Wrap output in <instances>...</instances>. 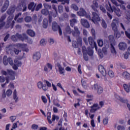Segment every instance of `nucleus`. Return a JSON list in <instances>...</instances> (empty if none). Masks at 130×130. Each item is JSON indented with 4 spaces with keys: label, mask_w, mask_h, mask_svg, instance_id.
Segmentation results:
<instances>
[{
    "label": "nucleus",
    "mask_w": 130,
    "mask_h": 130,
    "mask_svg": "<svg viewBox=\"0 0 130 130\" xmlns=\"http://www.w3.org/2000/svg\"><path fill=\"white\" fill-rule=\"evenodd\" d=\"M74 30L75 31H74V30L71 29L70 25H68L65 29L63 30V33L65 36H67V35H68L69 34H72L73 36L77 37L78 43L76 41L73 42L72 46L73 47H74V48H77V47H79V46H81V45H82V38L79 37L81 32H80V30H79L78 27L75 26Z\"/></svg>",
    "instance_id": "nucleus-1"
},
{
    "label": "nucleus",
    "mask_w": 130,
    "mask_h": 130,
    "mask_svg": "<svg viewBox=\"0 0 130 130\" xmlns=\"http://www.w3.org/2000/svg\"><path fill=\"white\" fill-rule=\"evenodd\" d=\"M2 74L4 76H7L6 79L3 76H0V82L1 83H6L2 85V87L4 88L6 86V84H9L10 80H14L16 77V72L13 71L12 69H7V71L3 70Z\"/></svg>",
    "instance_id": "nucleus-2"
},
{
    "label": "nucleus",
    "mask_w": 130,
    "mask_h": 130,
    "mask_svg": "<svg viewBox=\"0 0 130 130\" xmlns=\"http://www.w3.org/2000/svg\"><path fill=\"white\" fill-rule=\"evenodd\" d=\"M88 41L90 46H91V48H88V49L87 50L86 47L83 46L82 47L83 58L85 60H88V59H89V58H88V56H87V54H88V55H89L90 56H92V55H93L94 51H93L92 48H95V50L96 51H98V50H97V45L96 44V42H94V40H93V38L91 37H89L88 38Z\"/></svg>",
    "instance_id": "nucleus-3"
},
{
    "label": "nucleus",
    "mask_w": 130,
    "mask_h": 130,
    "mask_svg": "<svg viewBox=\"0 0 130 130\" xmlns=\"http://www.w3.org/2000/svg\"><path fill=\"white\" fill-rule=\"evenodd\" d=\"M77 14L78 16H80V17H84V16H85V17H86L87 19H89V20H91L92 22H93L94 24H97L98 22H99V21H100V17H99V16L96 13H92L93 16L92 18L91 19L90 15L87 14L86 11L83 8H80V11L77 12Z\"/></svg>",
    "instance_id": "nucleus-4"
},
{
    "label": "nucleus",
    "mask_w": 130,
    "mask_h": 130,
    "mask_svg": "<svg viewBox=\"0 0 130 130\" xmlns=\"http://www.w3.org/2000/svg\"><path fill=\"white\" fill-rule=\"evenodd\" d=\"M105 6L106 9L108 12H110V13H113V12H114L118 17H120V16H121L120 9L116 8L114 6L111 7V4H110V3H109L108 0H106Z\"/></svg>",
    "instance_id": "nucleus-5"
},
{
    "label": "nucleus",
    "mask_w": 130,
    "mask_h": 130,
    "mask_svg": "<svg viewBox=\"0 0 130 130\" xmlns=\"http://www.w3.org/2000/svg\"><path fill=\"white\" fill-rule=\"evenodd\" d=\"M112 30H113L114 32L115 36L117 38H119L120 37V33L119 32L118 30L117 29V26H118V22H117V20L113 19V21L111 24Z\"/></svg>",
    "instance_id": "nucleus-6"
},
{
    "label": "nucleus",
    "mask_w": 130,
    "mask_h": 130,
    "mask_svg": "<svg viewBox=\"0 0 130 130\" xmlns=\"http://www.w3.org/2000/svg\"><path fill=\"white\" fill-rule=\"evenodd\" d=\"M28 37L25 34L22 35L17 34L16 36H12L11 37V40H12L13 41H18V39L21 40L22 41H24V40H26V39Z\"/></svg>",
    "instance_id": "nucleus-7"
},
{
    "label": "nucleus",
    "mask_w": 130,
    "mask_h": 130,
    "mask_svg": "<svg viewBox=\"0 0 130 130\" xmlns=\"http://www.w3.org/2000/svg\"><path fill=\"white\" fill-rule=\"evenodd\" d=\"M15 47L18 48L19 49H21L23 51H26L28 52L29 51V49L28 48V45L26 44H20L18 43L15 45Z\"/></svg>",
    "instance_id": "nucleus-8"
},
{
    "label": "nucleus",
    "mask_w": 130,
    "mask_h": 130,
    "mask_svg": "<svg viewBox=\"0 0 130 130\" xmlns=\"http://www.w3.org/2000/svg\"><path fill=\"white\" fill-rule=\"evenodd\" d=\"M3 63L5 66H8V64L9 63L10 66H13L14 62H13V59L12 58L9 57L8 58L7 56H4L3 58Z\"/></svg>",
    "instance_id": "nucleus-9"
},
{
    "label": "nucleus",
    "mask_w": 130,
    "mask_h": 130,
    "mask_svg": "<svg viewBox=\"0 0 130 130\" xmlns=\"http://www.w3.org/2000/svg\"><path fill=\"white\" fill-rule=\"evenodd\" d=\"M52 30L54 31H57L58 30L59 35H62V31L60 27L57 25V23L55 22H53L52 23Z\"/></svg>",
    "instance_id": "nucleus-10"
},
{
    "label": "nucleus",
    "mask_w": 130,
    "mask_h": 130,
    "mask_svg": "<svg viewBox=\"0 0 130 130\" xmlns=\"http://www.w3.org/2000/svg\"><path fill=\"white\" fill-rule=\"evenodd\" d=\"M12 20L13 16H10L9 17H8L6 28H9V27H10L11 29H12L15 24V21L14 20L12 21Z\"/></svg>",
    "instance_id": "nucleus-11"
},
{
    "label": "nucleus",
    "mask_w": 130,
    "mask_h": 130,
    "mask_svg": "<svg viewBox=\"0 0 130 130\" xmlns=\"http://www.w3.org/2000/svg\"><path fill=\"white\" fill-rule=\"evenodd\" d=\"M37 86L38 89H42L43 91H47L48 89V88L47 87L46 85H44V84H43V82H42V81L38 82L37 84Z\"/></svg>",
    "instance_id": "nucleus-12"
},
{
    "label": "nucleus",
    "mask_w": 130,
    "mask_h": 130,
    "mask_svg": "<svg viewBox=\"0 0 130 130\" xmlns=\"http://www.w3.org/2000/svg\"><path fill=\"white\" fill-rule=\"evenodd\" d=\"M94 90H96L98 94L100 95V94H102L103 93V88L101 86H98V84H95L93 85Z\"/></svg>",
    "instance_id": "nucleus-13"
},
{
    "label": "nucleus",
    "mask_w": 130,
    "mask_h": 130,
    "mask_svg": "<svg viewBox=\"0 0 130 130\" xmlns=\"http://www.w3.org/2000/svg\"><path fill=\"white\" fill-rule=\"evenodd\" d=\"M80 23L85 28H90V23H89V22L86 19H81Z\"/></svg>",
    "instance_id": "nucleus-14"
},
{
    "label": "nucleus",
    "mask_w": 130,
    "mask_h": 130,
    "mask_svg": "<svg viewBox=\"0 0 130 130\" xmlns=\"http://www.w3.org/2000/svg\"><path fill=\"white\" fill-rule=\"evenodd\" d=\"M119 49L120 50H122L123 51H124L127 48V45H126V43L125 42H121L118 45Z\"/></svg>",
    "instance_id": "nucleus-15"
},
{
    "label": "nucleus",
    "mask_w": 130,
    "mask_h": 130,
    "mask_svg": "<svg viewBox=\"0 0 130 130\" xmlns=\"http://www.w3.org/2000/svg\"><path fill=\"white\" fill-rule=\"evenodd\" d=\"M90 108H91V109L90 111L92 113H94V112L98 110V109H100V106H99V105H98V104H93V105L90 107Z\"/></svg>",
    "instance_id": "nucleus-16"
},
{
    "label": "nucleus",
    "mask_w": 130,
    "mask_h": 130,
    "mask_svg": "<svg viewBox=\"0 0 130 130\" xmlns=\"http://www.w3.org/2000/svg\"><path fill=\"white\" fill-rule=\"evenodd\" d=\"M99 71L100 73H101V74L104 76V77L106 76V70H105L104 67H103L102 65H100L99 66Z\"/></svg>",
    "instance_id": "nucleus-17"
},
{
    "label": "nucleus",
    "mask_w": 130,
    "mask_h": 130,
    "mask_svg": "<svg viewBox=\"0 0 130 130\" xmlns=\"http://www.w3.org/2000/svg\"><path fill=\"white\" fill-rule=\"evenodd\" d=\"M40 57H41V54H40V52H36L33 55V60L35 61H37L40 59Z\"/></svg>",
    "instance_id": "nucleus-18"
},
{
    "label": "nucleus",
    "mask_w": 130,
    "mask_h": 130,
    "mask_svg": "<svg viewBox=\"0 0 130 130\" xmlns=\"http://www.w3.org/2000/svg\"><path fill=\"white\" fill-rule=\"evenodd\" d=\"M57 67L58 68L60 75H63V76H64V68H62V67H61V65H60V64H59V63H57Z\"/></svg>",
    "instance_id": "nucleus-19"
},
{
    "label": "nucleus",
    "mask_w": 130,
    "mask_h": 130,
    "mask_svg": "<svg viewBox=\"0 0 130 130\" xmlns=\"http://www.w3.org/2000/svg\"><path fill=\"white\" fill-rule=\"evenodd\" d=\"M35 7H36V4L34 2H31L28 6V10H31V12H34L35 10Z\"/></svg>",
    "instance_id": "nucleus-20"
},
{
    "label": "nucleus",
    "mask_w": 130,
    "mask_h": 130,
    "mask_svg": "<svg viewBox=\"0 0 130 130\" xmlns=\"http://www.w3.org/2000/svg\"><path fill=\"white\" fill-rule=\"evenodd\" d=\"M91 8L93 11L97 12V9L99 8V5H98V3L95 1H93L92 5H91Z\"/></svg>",
    "instance_id": "nucleus-21"
},
{
    "label": "nucleus",
    "mask_w": 130,
    "mask_h": 130,
    "mask_svg": "<svg viewBox=\"0 0 130 130\" xmlns=\"http://www.w3.org/2000/svg\"><path fill=\"white\" fill-rule=\"evenodd\" d=\"M9 4H10V2H9V1L7 0L5 2L4 5L1 10L3 13H4V12H6V11H7V9L9 8Z\"/></svg>",
    "instance_id": "nucleus-22"
},
{
    "label": "nucleus",
    "mask_w": 130,
    "mask_h": 130,
    "mask_svg": "<svg viewBox=\"0 0 130 130\" xmlns=\"http://www.w3.org/2000/svg\"><path fill=\"white\" fill-rule=\"evenodd\" d=\"M123 88L127 93H129L130 83L124 84Z\"/></svg>",
    "instance_id": "nucleus-23"
},
{
    "label": "nucleus",
    "mask_w": 130,
    "mask_h": 130,
    "mask_svg": "<svg viewBox=\"0 0 130 130\" xmlns=\"http://www.w3.org/2000/svg\"><path fill=\"white\" fill-rule=\"evenodd\" d=\"M122 76L124 79L126 80H129L130 79V74L127 73V72H124L123 73Z\"/></svg>",
    "instance_id": "nucleus-24"
},
{
    "label": "nucleus",
    "mask_w": 130,
    "mask_h": 130,
    "mask_svg": "<svg viewBox=\"0 0 130 130\" xmlns=\"http://www.w3.org/2000/svg\"><path fill=\"white\" fill-rule=\"evenodd\" d=\"M18 8H20V10L23 8V11L25 12L27 10V6H26V3L23 2L21 3V5H20Z\"/></svg>",
    "instance_id": "nucleus-25"
},
{
    "label": "nucleus",
    "mask_w": 130,
    "mask_h": 130,
    "mask_svg": "<svg viewBox=\"0 0 130 130\" xmlns=\"http://www.w3.org/2000/svg\"><path fill=\"white\" fill-rule=\"evenodd\" d=\"M114 45H115V44H112V43L111 44V51L113 54H116V51L114 48Z\"/></svg>",
    "instance_id": "nucleus-26"
},
{
    "label": "nucleus",
    "mask_w": 130,
    "mask_h": 130,
    "mask_svg": "<svg viewBox=\"0 0 130 130\" xmlns=\"http://www.w3.org/2000/svg\"><path fill=\"white\" fill-rule=\"evenodd\" d=\"M27 34H28V35H29V36H31V37H34V36H35V32H34V31L32 30H30V29L27 30Z\"/></svg>",
    "instance_id": "nucleus-27"
},
{
    "label": "nucleus",
    "mask_w": 130,
    "mask_h": 130,
    "mask_svg": "<svg viewBox=\"0 0 130 130\" xmlns=\"http://www.w3.org/2000/svg\"><path fill=\"white\" fill-rule=\"evenodd\" d=\"M48 25V20L47 19L45 18L44 19L43 22V26L44 28H47Z\"/></svg>",
    "instance_id": "nucleus-28"
},
{
    "label": "nucleus",
    "mask_w": 130,
    "mask_h": 130,
    "mask_svg": "<svg viewBox=\"0 0 130 130\" xmlns=\"http://www.w3.org/2000/svg\"><path fill=\"white\" fill-rule=\"evenodd\" d=\"M115 97L117 99V100H119V101H120L121 102L124 103L126 101L125 100H124L123 99L120 98V96H119V95L117 94H115Z\"/></svg>",
    "instance_id": "nucleus-29"
},
{
    "label": "nucleus",
    "mask_w": 130,
    "mask_h": 130,
    "mask_svg": "<svg viewBox=\"0 0 130 130\" xmlns=\"http://www.w3.org/2000/svg\"><path fill=\"white\" fill-rule=\"evenodd\" d=\"M47 115L48 121L49 123H50V124H51V123H52V121L50 119V118H51V113L50 112L47 113Z\"/></svg>",
    "instance_id": "nucleus-30"
},
{
    "label": "nucleus",
    "mask_w": 130,
    "mask_h": 130,
    "mask_svg": "<svg viewBox=\"0 0 130 130\" xmlns=\"http://www.w3.org/2000/svg\"><path fill=\"white\" fill-rule=\"evenodd\" d=\"M15 7L10 8L8 11H7V14L8 15H12L14 12H15Z\"/></svg>",
    "instance_id": "nucleus-31"
},
{
    "label": "nucleus",
    "mask_w": 130,
    "mask_h": 130,
    "mask_svg": "<svg viewBox=\"0 0 130 130\" xmlns=\"http://www.w3.org/2000/svg\"><path fill=\"white\" fill-rule=\"evenodd\" d=\"M117 1L119 3H120V4H121V5H120L121 9L122 10H124V11H125V6L124 5H125L123 1H122L121 0H117Z\"/></svg>",
    "instance_id": "nucleus-32"
},
{
    "label": "nucleus",
    "mask_w": 130,
    "mask_h": 130,
    "mask_svg": "<svg viewBox=\"0 0 130 130\" xmlns=\"http://www.w3.org/2000/svg\"><path fill=\"white\" fill-rule=\"evenodd\" d=\"M109 39L111 42V44L112 43V44H115V41L114 40V37L113 36L111 35L109 36Z\"/></svg>",
    "instance_id": "nucleus-33"
},
{
    "label": "nucleus",
    "mask_w": 130,
    "mask_h": 130,
    "mask_svg": "<svg viewBox=\"0 0 130 130\" xmlns=\"http://www.w3.org/2000/svg\"><path fill=\"white\" fill-rule=\"evenodd\" d=\"M14 63L17 66V67H21L22 66V62L17 59L14 60Z\"/></svg>",
    "instance_id": "nucleus-34"
},
{
    "label": "nucleus",
    "mask_w": 130,
    "mask_h": 130,
    "mask_svg": "<svg viewBox=\"0 0 130 130\" xmlns=\"http://www.w3.org/2000/svg\"><path fill=\"white\" fill-rule=\"evenodd\" d=\"M76 23H77V19H73L72 20H70V26L71 27H74V25H75V24H76Z\"/></svg>",
    "instance_id": "nucleus-35"
},
{
    "label": "nucleus",
    "mask_w": 130,
    "mask_h": 130,
    "mask_svg": "<svg viewBox=\"0 0 130 130\" xmlns=\"http://www.w3.org/2000/svg\"><path fill=\"white\" fill-rule=\"evenodd\" d=\"M61 123H58V128H59V130H68V127H66V128H64V127H62Z\"/></svg>",
    "instance_id": "nucleus-36"
},
{
    "label": "nucleus",
    "mask_w": 130,
    "mask_h": 130,
    "mask_svg": "<svg viewBox=\"0 0 130 130\" xmlns=\"http://www.w3.org/2000/svg\"><path fill=\"white\" fill-rule=\"evenodd\" d=\"M24 20L26 23H30L32 21V18L30 16H27L24 18Z\"/></svg>",
    "instance_id": "nucleus-37"
},
{
    "label": "nucleus",
    "mask_w": 130,
    "mask_h": 130,
    "mask_svg": "<svg viewBox=\"0 0 130 130\" xmlns=\"http://www.w3.org/2000/svg\"><path fill=\"white\" fill-rule=\"evenodd\" d=\"M87 98H89V99H86L87 102H90V101H92V100H93V95H92L91 94H88L87 95Z\"/></svg>",
    "instance_id": "nucleus-38"
},
{
    "label": "nucleus",
    "mask_w": 130,
    "mask_h": 130,
    "mask_svg": "<svg viewBox=\"0 0 130 130\" xmlns=\"http://www.w3.org/2000/svg\"><path fill=\"white\" fill-rule=\"evenodd\" d=\"M81 83H82V86L83 87V88H87V83L86 82V81L84 79L81 80Z\"/></svg>",
    "instance_id": "nucleus-39"
},
{
    "label": "nucleus",
    "mask_w": 130,
    "mask_h": 130,
    "mask_svg": "<svg viewBox=\"0 0 130 130\" xmlns=\"http://www.w3.org/2000/svg\"><path fill=\"white\" fill-rule=\"evenodd\" d=\"M53 105H55V106H57V107H60V108H62V107L60 106L59 103L56 102V100H53Z\"/></svg>",
    "instance_id": "nucleus-40"
},
{
    "label": "nucleus",
    "mask_w": 130,
    "mask_h": 130,
    "mask_svg": "<svg viewBox=\"0 0 130 130\" xmlns=\"http://www.w3.org/2000/svg\"><path fill=\"white\" fill-rule=\"evenodd\" d=\"M12 94H13V91H12V90L8 89L7 90L6 95L8 97H10V96H11V95H12Z\"/></svg>",
    "instance_id": "nucleus-41"
},
{
    "label": "nucleus",
    "mask_w": 130,
    "mask_h": 130,
    "mask_svg": "<svg viewBox=\"0 0 130 130\" xmlns=\"http://www.w3.org/2000/svg\"><path fill=\"white\" fill-rule=\"evenodd\" d=\"M98 44L100 47L103 46V40L100 39L98 40Z\"/></svg>",
    "instance_id": "nucleus-42"
},
{
    "label": "nucleus",
    "mask_w": 130,
    "mask_h": 130,
    "mask_svg": "<svg viewBox=\"0 0 130 130\" xmlns=\"http://www.w3.org/2000/svg\"><path fill=\"white\" fill-rule=\"evenodd\" d=\"M117 130H125V127L124 126L119 125L117 126Z\"/></svg>",
    "instance_id": "nucleus-43"
},
{
    "label": "nucleus",
    "mask_w": 130,
    "mask_h": 130,
    "mask_svg": "<svg viewBox=\"0 0 130 130\" xmlns=\"http://www.w3.org/2000/svg\"><path fill=\"white\" fill-rule=\"evenodd\" d=\"M44 7L46 10H50V9H51V6L47 4H44Z\"/></svg>",
    "instance_id": "nucleus-44"
},
{
    "label": "nucleus",
    "mask_w": 130,
    "mask_h": 130,
    "mask_svg": "<svg viewBox=\"0 0 130 130\" xmlns=\"http://www.w3.org/2000/svg\"><path fill=\"white\" fill-rule=\"evenodd\" d=\"M108 75L111 78H113V77H114V73L111 70L109 71Z\"/></svg>",
    "instance_id": "nucleus-45"
},
{
    "label": "nucleus",
    "mask_w": 130,
    "mask_h": 130,
    "mask_svg": "<svg viewBox=\"0 0 130 130\" xmlns=\"http://www.w3.org/2000/svg\"><path fill=\"white\" fill-rule=\"evenodd\" d=\"M40 45L41 46H44V45H46V41L44 39H42L40 41Z\"/></svg>",
    "instance_id": "nucleus-46"
},
{
    "label": "nucleus",
    "mask_w": 130,
    "mask_h": 130,
    "mask_svg": "<svg viewBox=\"0 0 130 130\" xmlns=\"http://www.w3.org/2000/svg\"><path fill=\"white\" fill-rule=\"evenodd\" d=\"M102 27H103V28H105V29L107 28V24H106V22H105V21L104 20H102Z\"/></svg>",
    "instance_id": "nucleus-47"
},
{
    "label": "nucleus",
    "mask_w": 130,
    "mask_h": 130,
    "mask_svg": "<svg viewBox=\"0 0 130 130\" xmlns=\"http://www.w3.org/2000/svg\"><path fill=\"white\" fill-rule=\"evenodd\" d=\"M130 29H128L127 31H125V34L126 36L130 39Z\"/></svg>",
    "instance_id": "nucleus-48"
},
{
    "label": "nucleus",
    "mask_w": 130,
    "mask_h": 130,
    "mask_svg": "<svg viewBox=\"0 0 130 130\" xmlns=\"http://www.w3.org/2000/svg\"><path fill=\"white\" fill-rule=\"evenodd\" d=\"M41 13L43 14V15H48V10L46 9H43L41 11Z\"/></svg>",
    "instance_id": "nucleus-49"
},
{
    "label": "nucleus",
    "mask_w": 130,
    "mask_h": 130,
    "mask_svg": "<svg viewBox=\"0 0 130 130\" xmlns=\"http://www.w3.org/2000/svg\"><path fill=\"white\" fill-rule=\"evenodd\" d=\"M71 8L72 9H73V10H74L75 11H78V10H79V8L78 7V6H77V5L75 4H73L71 6Z\"/></svg>",
    "instance_id": "nucleus-50"
},
{
    "label": "nucleus",
    "mask_w": 130,
    "mask_h": 130,
    "mask_svg": "<svg viewBox=\"0 0 130 130\" xmlns=\"http://www.w3.org/2000/svg\"><path fill=\"white\" fill-rule=\"evenodd\" d=\"M42 8V4H38L36 8V11H39L40 10V9H41Z\"/></svg>",
    "instance_id": "nucleus-51"
},
{
    "label": "nucleus",
    "mask_w": 130,
    "mask_h": 130,
    "mask_svg": "<svg viewBox=\"0 0 130 130\" xmlns=\"http://www.w3.org/2000/svg\"><path fill=\"white\" fill-rule=\"evenodd\" d=\"M103 124H104V125H106V124L108 123V118H105L103 119Z\"/></svg>",
    "instance_id": "nucleus-52"
},
{
    "label": "nucleus",
    "mask_w": 130,
    "mask_h": 130,
    "mask_svg": "<svg viewBox=\"0 0 130 130\" xmlns=\"http://www.w3.org/2000/svg\"><path fill=\"white\" fill-rule=\"evenodd\" d=\"M100 9L103 13H106V10H105V8L102 5H100Z\"/></svg>",
    "instance_id": "nucleus-53"
},
{
    "label": "nucleus",
    "mask_w": 130,
    "mask_h": 130,
    "mask_svg": "<svg viewBox=\"0 0 130 130\" xmlns=\"http://www.w3.org/2000/svg\"><path fill=\"white\" fill-rule=\"evenodd\" d=\"M63 11V7L61 6H58V12L59 13H62V12Z\"/></svg>",
    "instance_id": "nucleus-54"
},
{
    "label": "nucleus",
    "mask_w": 130,
    "mask_h": 130,
    "mask_svg": "<svg viewBox=\"0 0 130 130\" xmlns=\"http://www.w3.org/2000/svg\"><path fill=\"white\" fill-rule=\"evenodd\" d=\"M98 54L100 56V57H103V53L101 51V49H99L98 51Z\"/></svg>",
    "instance_id": "nucleus-55"
},
{
    "label": "nucleus",
    "mask_w": 130,
    "mask_h": 130,
    "mask_svg": "<svg viewBox=\"0 0 130 130\" xmlns=\"http://www.w3.org/2000/svg\"><path fill=\"white\" fill-rule=\"evenodd\" d=\"M42 100L44 103H47V99H46V97L45 96H42Z\"/></svg>",
    "instance_id": "nucleus-56"
},
{
    "label": "nucleus",
    "mask_w": 130,
    "mask_h": 130,
    "mask_svg": "<svg viewBox=\"0 0 130 130\" xmlns=\"http://www.w3.org/2000/svg\"><path fill=\"white\" fill-rule=\"evenodd\" d=\"M14 53H15V54H19V53H20V52H21V50H20L19 49L15 48L14 49Z\"/></svg>",
    "instance_id": "nucleus-57"
},
{
    "label": "nucleus",
    "mask_w": 130,
    "mask_h": 130,
    "mask_svg": "<svg viewBox=\"0 0 130 130\" xmlns=\"http://www.w3.org/2000/svg\"><path fill=\"white\" fill-rule=\"evenodd\" d=\"M16 118H17V117L15 116H12L10 117V120H11L12 122H14V121L16 120Z\"/></svg>",
    "instance_id": "nucleus-58"
},
{
    "label": "nucleus",
    "mask_w": 130,
    "mask_h": 130,
    "mask_svg": "<svg viewBox=\"0 0 130 130\" xmlns=\"http://www.w3.org/2000/svg\"><path fill=\"white\" fill-rule=\"evenodd\" d=\"M31 128L32 129L36 130V129H37L38 128V125L34 124L31 126Z\"/></svg>",
    "instance_id": "nucleus-59"
},
{
    "label": "nucleus",
    "mask_w": 130,
    "mask_h": 130,
    "mask_svg": "<svg viewBox=\"0 0 130 130\" xmlns=\"http://www.w3.org/2000/svg\"><path fill=\"white\" fill-rule=\"evenodd\" d=\"M78 71L80 75H82V70H81V64H79L78 67Z\"/></svg>",
    "instance_id": "nucleus-60"
},
{
    "label": "nucleus",
    "mask_w": 130,
    "mask_h": 130,
    "mask_svg": "<svg viewBox=\"0 0 130 130\" xmlns=\"http://www.w3.org/2000/svg\"><path fill=\"white\" fill-rule=\"evenodd\" d=\"M111 1L112 2V3H113V4L114 5H115V6H116V7L119 6V5L117 4V3L116 2V1L115 0H111Z\"/></svg>",
    "instance_id": "nucleus-61"
},
{
    "label": "nucleus",
    "mask_w": 130,
    "mask_h": 130,
    "mask_svg": "<svg viewBox=\"0 0 130 130\" xmlns=\"http://www.w3.org/2000/svg\"><path fill=\"white\" fill-rule=\"evenodd\" d=\"M46 66L47 68H48V69L49 70H52V65H51V64L49 63H48L47 64H46Z\"/></svg>",
    "instance_id": "nucleus-62"
},
{
    "label": "nucleus",
    "mask_w": 130,
    "mask_h": 130,
    "mask_svg": "<svg viewBox=\"0 0 130 130\" xmlns=\"http://www.w3.org/2000/svg\"><path fill=\"white\" fill-rule=\"evenodd\" d=\"M90 124H91V126H92V127H95V122L94 121V119H92L91 120Z\"/></svg>",
    "instance_id": "nucleus-63"
},
{
    "label": "nucleus",
    "mask_w": 130,
    "mask_h": 130,
    "mask_svg": "<svg viewBox=\"0 0 130 130\" xmlns=\"http://www.w3.org/2000/svg\"><path fill=\"white\" fill-rule=\"evenodd\" d=\"M100 107V108H102L103 106H104V102L103 101H101L99 103Z\"/></svg>",
    "instance_id": "nucleus-64"
}]
</instances>
